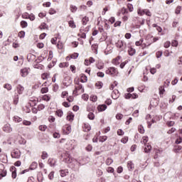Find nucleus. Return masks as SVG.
Here are the masks:
<instances>
[{
  "label": "nucleus",
  "mask_w": 182,
  "mask_h": 182,
  "mask_svg": "<svg viewBox=\"0 0 182 182\" xmlns=\"http://www.w3.org/2000/svg\"><path fill=\"white\" fill-rule=\"evenodd\" d=\"M23 124L24 126H31V124H32V122H31L30 121L23 120Z\"/></svg>",
  "instance_id": "49"
},
{
  "label": "nucleus",
  "mask_w": 182,
  "mask_h": 182,
  "mask_svg": "<svg viewBox=\"0 0 182 182\" xmlns=\"http://www.w3.org/2000/svg\"><path fill=\"white\" fill-rule=\"evenodd\" d=\"M127 141H129V137L127 136H125L121 139V142L123 143L124 144H126Z\"/></svg>",
  "instance_id": "47"
},
{
  "label": "nucleus",
  "mask_w": 182,
  "mask_h": 182,
  "mask_svg": "<svg viewBox=\"0 0 182 182\" xmlns=\"http://www.w3.org/2000/svg\"><path fill=\"white\" fill-rule=\"evenodd\" d=\"M11 171L12 178H16V168H15V166H12L11 168Z\"/></svg>",
  "instance_id": "13"
},
{
  "label": "nucleus",
  "mask_w": 182,
  "mask_h": 182,
  "mask_svg": "<svg viewBox=\"0 0 182 182\" xmlns=\"http://www.w3.org/2000/svg\"><path fill=\"white\" fill-rule=\"evenodd\" d=\"M3 130H4L6 133H11V132H12V127H11V124H6L3 127Z\"/></svg>",
  "instance_id": "8"
},
{
  "label": "nucleus",
  "mask_w": 182,
  "mask_h": 182,
  "mask_svg": "<svg viewBox=\"0 0 182 182\" xmlns=\"http://www.w3.org/2000/svg\"><path fill=\"white\" fill-rule=\"evenodd\" d=\"M182 142V137L179 136L178 138L176 139L175 143L176 144H180V143Z\"/></svg>",
  "instance_id": "54"
},
{
  "label": "nucleus",
  "mask_w": 182,
  "mask_h": 182,
  "mask_svg": "<svg viewBox=\"0 0 182 182\" xmlns=\"http://www.w3.org/2000/svg\"><path fill=\"white\" fill-rule=\"evenodd\" d=\"M69 63H62L60 64V68H68Z\"/></svg>",
  "instance_id": "52"
},
{
  "label": "nucleus",
  "mask_w": 182,
  "mask_h": 182,
  "mask_svg": "<svg viewBox=\"0 0 182 182\" xmlns=\"http://www.w3.org/2000/svg\"><path fill=\"white\" fill-rule=\"evenodd\" d=\"M39 28L40 29H48V25L46 23H42Z\"/></svg>",
  "instance_id": "43"
},
{
  "label": "nucleus",
  "mask_w": 182,
  "mask_h": 182,
  "mask_svg": "<svg viewBox=\"0 0 182 182\" xmlns=\"http://www.w3.org/2000/svg\"><path fill=\"white\" fill-rule=\"evenodd\" d=\"M54 139H59L60 137V134H59L58 132H55L53 134Z\"/></svg>",
  "instance_id": "58"
},
{
  "label": "nucleus",
  "mask_w": 182,
  "mask_h": 182,
  "mask_svg": "<svg viewBox=\"0 0 182 182\" xmlns=\"http://www.w3.org/2000/svg\"><path fill=\"white\" fill-rule=\"evenodd\" d=\"M78 92H80V93L85 92V89L83 88V85H78L77 86L75 87V89L73 91V93H77Z\"/></svg>",
  "instance_id": "4"
},
{
  "label": "nucleus",
  "mask_w": 182,
  "mask_h": 182,
  "mask_svg": "<svg viewBox=\"0 0 182 182\" xmlns=\"http://www.w3.org/2000/svg\"><path fill=\"white\" fill-rule=\"evenodd\" d=\"M159 90L160 96L164 95V92H166V90H164V86H160Z\"/></svg>",
  "instance_id": "29"
},
{
  "label": "nucleus",
  "mask_w": 182,
  "mask_h": 182,
  "mask_svg": "<svg viewBox=\"0 0 182 182\" xmlns=\"http://www.w3.org/2000/svg\"><path fill=\"white\" fill-rule=\"evenodd\" d=\"M89 22V17L85 16L82 19V25H87V23Z\"/></svg>",
  "instance_id": "26"
},
{
  "label": "nucleus",
  "mask_w": 182,
  "mask_h": 182,
  "mask_svg": "<svg viewBox=\"0 0 182 182\" xmlns=\"http://www.w3.org/2000/svg\"><path fill=\"white\" fill-rule=\"evenodd\" d=\"M99 48V46L97 44H93L92 46V49L94 51V53H95V55H97V49Z\"/></svg>",
  "instance_id": "24"
},
{
  "label": "nucleus",
  "mask_w": 182,
  "mask_h": 182,
  "mask_svg": "<svg viewBox=\"0 0 182 182\" xmlns=\"http://www.w3.org/2000/svg\"><path fill=\"white\" fill-rule=\"evenodd\" d=\"M182 149V146H176L175 149H174V152L175 153H178Z\"/></svg>",
  "instance_id": "40"
},
{
  "label": "nucleus",
  "mask_w": 182,
  "mask_h": 182,
  "mask_svg": "<svg viewBox=\"0 0 182 182\" xmlns=\"http://www.w3.org/2000/svg\"><path fill=\"white\" fill-rule=\"evenodd\" d=\"M127 8H128L129 12H133V5L129 4L127 5Z\"/></svg>",
  "instance_id": "63"
},
{
  "label": "nucleus",
  "mask_w": 182,
  "mask_h": 182,
  "mask_svg": "<svg viewBox=\"0 0 182 182\" xmlns=\"http://www.w3.org/2000/svg\"><path fill=\"white\" fill-rule=\"evenodd\" d=\"M80 77L82 83H86V82H87V76H86V75L81 74Z\"/></svg>",
  "instance_id": "22"
},
{
  "label": "nucleus",
  "mask_w": 182,
  "mask_h": 182,
  "mask_svg": "<svg viewBox=\"0 0 182 182\" xmlns=\"http://www.w3.org/2000/svg\"><path fill=\"white\" fill-rule=\"evenodd\" d=\"M120 58H121L120 56H117V58H114L112 60L113 65H119L120 62L119 60H120Z\"/></svg>",
  "instance_id": "17"
},
{
  "label": "nucleus",
  "mask_w": 182,
  "mask_h": 182,
  "mask_svg": "<svg viewBox=\"0 0 182 182\" xmlns=\"http://www.w3.org/2000/svg\"><path fill=\"white\" fill-rule=\"evenodd\" d=\"M146 119L147 120L148 128L150 129L151 127V124H153L151 122H150V119H151V115L147 114Z\"/></svg>",
  "instance_id": "15"
},
{
  "label": "nucleus",
  "mask_w": 182,
  "mask_h": 182,
  "mask_svg": "<svg viewBox=\"0 0 182 182\" xmlns=\"http://www.w3.org/2000/svg\"><path fill=\"white\" fill-rule=\"evenodd\" d=\"M19 38H25V31H21L18 33Z\"/></svg>",
  "instance_id": "55"
},
{
  "label": "nucleus",
  "mask_w": 182,
  "mask_h": 182,
  "mask_svg": "<svg viewBox=\"0 0 182 182\" xmlns=\"http://www.w3.org/2000/svg\"><path fill=\"white\" fill-rule=\"evenodd\" d=\"M117 134L118 136H123V134H124V132H123L122 129H118Z\"/></svg>",
  "instance_id": "62"
},
{
  "label": "nucleus",
  "mask_w": 182,
  "mask_h": 182,
  "mask_svg": "<svg viewBox=\"0 0 182 182\" xmlns=\"http://www.w3.org/2000/svg\"><path fill=\"white\" fill-rule=\"evenodd\" d=\"M16 89L18 95H22V93H23V90H25V87L21 85H17Z\"/></svg>",
  "instance_id": "11"
},
{
  "label": "nucleus",
  "mask_w": 182,
  "mask_h": 182,
  "mask_svg": "<svg viewBox=\"0 0 182 182\" xmlns=\"http://www.w3.org/2000/svg\"><path fill=\"white\" fill-rule=\"evenodd\" d=\"M55 114L58 117H62V116H63V111H62V109H58L55 112Z\"/></svg>",
  "instance_id": "30"
},
{
  "label": "nucleus",
  "mask_w": 182,
  "mask_h": 182,
  "mask_svg": "<svg viewBox=\"0 0 182 182\" xmlns=\"http://www.w3.org/2000/svg\"><path fill=\"white\" fill-rule=\"evenodd\" d=\"M90 100L92 101V102H97V96L96 95H92L90 97Z\"/></svg>",
  "instance_id": "48"
},
{
  "label": "nucleus",
  "mask_w": 182,
  "mask_h": 182,
  "mask_svg": "<svg viewBox=\"0 0 182 182\" xmlns=\"http://www.w3.org/2000/svg\"><path fill=\"white\" fill-rule=\"evenodd\" d=\"M146 15L147 16H151V12H150L149 10L145 9L141 13V15Z\"/></svg>",
  "instance_id": "27"
},
{
  "label": "nucleus",
  "mask_w": 182,
  "mask_h": 182,
  "mask_svg": "<svg viewBox=\"0 0 182 182\" xmlns=\"http://www.w3.org/2000/svg\"><path fill=\"white\" fill-rule=\"evenodd\" d=\"M49 76H50V75L48 73H45L41 75V77L43 80H46V79H48Z\"/></svg>",
  "instance_id": "31"
},
{
  "label": "nucleus",
  "mask_w": 182,
  "mask_h": 182,
  "mask_svg": "<svg viewBox=\"0 0 182 182\" xmlns=\"http://www.w3.org/2000/svg\"><path fill=\"white\" fill-rule=\"evenodd\" d=\"M128 53L130 56H133L136 54V49L133 48H129L128 50Z\"/></svg>",
  "instance_id": "19"
},
{
  "label": "nucleus",
  "mask_w": 182,
  "mask_h": 182,
  "mask_svg": "<svg viewBox=\"0 0 182 182\" xmlns=\"http://www.w3.org/2000/svg\"><path fill=\"white\" fill-rule=\"evenodd\" d=\"M127 168L129 171H132L134 168V164L132 161L127 162Z\"/></svg>",
  "instance_id": "14"
},
{
  "label": "nucleus",
  "mask_w": 182,
  "mask_h": 182,
  "mask_svg": "<svg viewBox=\"0 0 182 182\" xmlns=\"http://www.w3.org/2000/svg\"><path fill=\"white\" fill-rule=\"evenodd\" d=\"M19 103V95L18 94H15L14 97V105H18Z\"/></svg>",
  "instance_id": "21"
},
{
  "label": "nucleus",
  "mask_w": 182,
  "mask_h": 182,
  "mask_svg": "<svg viewBox=\"0 0 182 182\" xmlns=\"http://www.w3.org/2000/svg\"><path fill=\"white\" fill-rule=\"evenodd\" d=\"M27 182H35V178H33V176L28 177Z\"/></svg>",
  "instance_id": "64"
},
{
  "label": "nucleus",
  "mask_w": 182,
  "mask_h": 182,
  "mask_svg": "<svg viewBox=\"0 0 182 182\" xmlns=\"http://www.w3.org/2000/svg\"><path fill=\"white\" fill-rule=\"evenodd\" d=\"M21 26L23 28H26L28 26V23L25 21L21 22Z\"/></svg>",
  "instance_id": "50"
},
{
  "label": "nucleus",
  "mask_w": 182,
  "mask_h": 182,
  "mask_svg": "<svg viewBox=\"0 0 182 182\" xmlns=\"http://www.w3.org/2000/svg\"><path fill=\"white\" fill-rule=\"evenodd\" d=\"M112 97L114 100H116V99H119V97H120V92H119V90H114L112 93Z\"/></svg>",
  "instance_id": "7"
},
{
  "label": "nucleus",
  "mask_w": 182,
  "mask_h": 182,
  "mask_svg": "<svg viewBox=\"0 0 182 182\" xmlns=\"http://www.w3.org/2000/svg\"><path fill=\"white\" fill-rule=\"evenodd\" d=\"M4 89H6L7 90H12V85L11 84H5L4 85Z\"/></svg>",
  "instance_id": "38"
},
{
  "label": "nucleus",
  "mask_w": 182,
  "mask_h": 182,
  "mask_svg": "<svg viewBox=\"0 0 182 182\" xmlns=\"http://www.w3.org/2000/svg\"><path fill=\"white\" fill-rule=\"evenodd\" d=\"M48 92H49V88H48V87H43L41 89V93H48Z\"/></svg>",
  "instance_id": "51"
},
{
  "label": "nucleus",
  "mask_w": 182,
  "mask_h": 182,
  "mask_svg": "<svg viewBox=\"0 0 182 182\" xmlns=\"http://www.w3.org/2000/svg\"><path fill=\"white\" fill-rule=\"evenodd\" d=\"M21 75L22 77H26L27 75H29L28 68H23L21 70Z\"/></svg>",
  "instance_id": "10"
},
{
  "label": "nucleus",
  "mask_w": 182,
  "mask_h": 182,
  "mask_svg": "<svg viewBox=\"0 0 182 182\" xmlns=\"http://www.w3.org/2000/svg\"><path fill=\"white\" fill-rule=\"evenodd\" d=\"M70 58L71 59H77V58H79V53H74L71 55Z\"/></svg>",
  "instance_id": "46"
},
{
  "label": "nucleus",
  "mask_w": 182,
  "mask_h": 182,
  "mask_svg": "<svg viewBox=\"0 0 182 182\" xmlns=\"http://www.w3.org/2000/svg\"><path fill=\"white\" fill-rule=\"evenodd\" d=\"M172 46H174L175 48H177V46H178V41L173 40L172 41Z\"/></svg>",
  "instance_id": "56"
},
{
  "label": "nucleus",
  "mask_w": 182,
  "mask_h": 182,
  "mask_svg": "<svg viewBox=\"0 0 182 182\" xmlns=\"http://www.w3.org/2000/svg\"><path fill=\"white\" fill-rule=\"evenodd\" d=\"M54 178H55V172L54 171H51L48 174V178H49V180H53Z\"/></svg>",
  "instance_id": "41"
},
{
  "label": "nucleus",
  "mask_w": 182,
  "mask_h": 182,
  "mask_svg": "<svg viewBox=\"0 0 182 182\" xmlns=\"http://www.w3.org/2000/svg\"><path fill=\"white\" fill-rule=\"evenodd\" d=\"M107 166H110L113 163V159L108 158L105 161Z\"/></svg>",
  "instance_id": "44"
},
{
  "label": "nucleus",
  "mask_w": 182,
  "mask_h": 182,
  "mask_svg": "<svg viewBox=\"0 0 182 182\" xmlns=\"http://www.w3.org/2000/svg\"><path fill=\"white\" fill-rule=\"evenodd\" d=\"M38 129L41 130V132H46V129H48V127L46 125H40Z\"/></svg>",
  "instance_id": "33"
},
{
  "label": "nucleus",
  "mask_w": 182,
  "mask_h": 182,
  "mask_svg": "<svg viewBox=\"0 0 182 182\" xmlns=\"http://www.w3.org/2000/svg\"><path fill=\"white\" fill-rule=\"evenodd\" d=\"M43 109H45V105H43V104H41L38 106V110L41 111L43 110Z\"/></svg>",
  "instance_id": "61"
},
{
  "label": "nucleus",
  "mask_w": 182,
  "mask_h": 182,
  "mask_svg": "<svg viewBox=\"0 0 182 182\" xmlns=\"http://www.w3.org/2000/svg\"><path fill=\"white\" fill-rule=\"evenodd\" d=\"M95 86L96 87H97L98 89H102L103 87V82H97V83H95Z\"/></svg>",
  "instance_id": "37"
},
{
  "label": "nucleus",
  "mask_w": 182,
  "mask_h": 182,
  "mask_svg": "<svg viewBox=\"0 0 182 182\" xmlns=\"http://www.w3.org/2000/svg\"><path fill=\"white\" fill-rule=\"evenodd\" d=\"M105 73L107 75H110L111 76H117V73H119V72L116 68L110 67L105 71Z\"/></svg>",
  "instance_id": "2"
},
{
  "label": "nucleus",
  "mask_w": 182,
  "mask_h": 182,
  "mask_svg": "<svg viewBox=\"0 0 182 182\" xmlns=\"http://www.w3.org/2000/svg\"><path fill=\"white\" fill-rule=\"evenodd\" d=\"M62 157H64V161L68 164H70V163H73V161H77L76 159L70 157L69 152H65V154H62Z\"/></svg>",
  "instance_id": "1"
},
{
  "label": "nucleus",
  "mask_w": 182,
  "mask_h": 182,
  "mask_svg": "<svg viewBox=\"0 0 182 182\" xmlns=\"http://www.w3.org/2000/svg\"><path fill=\"white\" fill-rule=\"evenodd\" d=\"M82 97L83 100H85V102H87V100H89V95H87L86 94H83L82 95Z\"/></svg>",
  "instance_id": "53"
},
{
  "label": "nucleus",
  "mask_w": 182,
  "mask_h": 182,
  "mask_svg": "<svg viewBox=\"0 0 182 182\" xmlns=\"http://www.w3.org/2000/svg\"><path fill=\"white\" fill-rule=\"evenodd\" d=\"M107 173H114V168H113L112 167H108L107 168Z\"/></svg>",
  "instance_id": "59"
},
{
  "label": "nucleus",
  "mask_w": 182,
  "mask_h": 182,
  "mask_svg": "<svg viewBox=\"0 0 182 182\" xmlns=\"http://www.w3.org/2000/svg\"><path fill=\"white\" fill-rule=\"evenodd\" d=\"M28 19L30 21H35V15L33 14L28 15Z\"/></svg>",
  "instance_id": "60"
},
{
  "label": "nucleus",
  "mask_w": 182,
  "mask_h": 182,
  "mask_svg": "<svg viewBox=\"0 0 182 182\" xmlns=\"http://www.w3.org/2000/svg\"><path fill=\"white\" fill-rule=\"evenodd\" d=\"M48 153L46 151H43L42 152V155H41V158L43 159V160H45V159H48Z\"/></svg>",
  "instance_id": "45"
},
{
  "label": "nucleus",
  "mask_w": 182,
  "mask_h": 182,
  "mask_svg": "<svg viewBox=\"0 0 182 182\" xmlns=\"http://www.w3.org/2000/svg\"><path fill=\"white\" fill-rule=\"evenodd\" d=\"M36 59V55L32 53H28L27 55V60L28 62H33Z\"/></svg>",
  "instance_id": "9"
},
{
  "label": "nucleus",
  "mask_w": 182,
  "mask_h": 182,
  "mask_svg": "<svg viewBox=\"0 0 182 182\" xmlns=\"http://www.w3.org/2000/svg\"><path fill=\"white\" fill-rule=\"evenodd\" d=\"M70 132H72V127L69 125L63 127V134H70Z\"/></svg>",
  "instance_id": "6"
},
{
  "label": "nucleus",
  "mask_w": 182,
  "mask_h": 182,
  "mask_svg": "<svg viewBox=\"0 0 182 182\" xmlns=\"http://www.w3.org/2000/svg\"><path fill=\"white\" fill-rule=\"evenodd\" d=\"M60 173L61 177H66L67 174H69L68 169L61 170L60 171Z\"/></svg>",
  "instance_id": "18"
},
{
  "label": "nucleus",
  "mask_w": 182,
  "mask_h": 182,
  "mask_svg": "<svg viewBox=\"0 0 182 182\" xmlns=\"http://www.w3.org/2000/svg\"><path fill=\"white\" fill-rule=\"evenodd\" d=\"M97 69L102 70L105 68V65L103 63H99L97 65Z\"/></svg>",
  "instance_id": "57"
},
{
  "label": "nucleus",
  "mask_w": 182,
  "mask_h": 182,
  "mask_svg": "<svg viewBox=\"0 0 182 182\" xmlns=\"http://www.w3.org/2000/svg\"><path fill=\"white\" fill-rule=\"evenodd\" d=\"M147 141H149V136H143L141 140V144H146Z\"/></svg>",
  "instance_id": "28"
},
{
  "label": "nucleus",
  "mask_w": 182,
  "mask_h": 182,
  "mask_svg": "<svg viewBox=\"0 0 182 182\" xmlns=\"http://www.w3.org/2000/svg\"><path fill=\"white\" fill-rule=\"evenodd\" d=\"M38 168V163L34 161L31 164L30 170H36V168Z\"/></svg>",
  "instance_id": "25"
},
{
  "label": "nucleus",
  "mask_w": 182,
  "mask_h": 182,
  "mask_svg": "<svg viewBox=\"0 0 182 182\" xmlns=\"http://www.w3.org/2000/svg\"><path fill=\"white\" fill-rule=\"evenodd\" d=\"M70 11L73 12V14H75V12L77 11V8L76 7V6H73V5L70 6Z\"/></svg>",
  "instance_id": "32"
},
{
  "label": "nucleus",
  "mask_w": 182,
  "mask_h": 182,
  "mask_svg": "<svg viewBox=\"0 0 182 182\" xmlns=\"http://www.w3.org/2000/svg\"><path fill=\"white\" fill-rule=\"evenodd\" d=\"M4 168L5 167L3 165H0V180L2 177L6 176V170Z\"/></svg>",
  "instance_id": "5"
},
{
  "label": "nucleus",
  "mask_w": 182,
  "mask_h": 182,
  "mask_svg": "<svg viewBox=\"0 0 182 182\" xmlns=\"http://www.w3.org/2000/svg\"><path fill=\"white\" fill-rule=\"evenodd\" d=\"M68 25H69V26H70V28H76V25L75 24V21H70L68 22Z\"/></svg>",
  "instance_id": "39"
},
{
  "label": "nucleus",
  "mask_w": 182,
  "mask_h": 182,
  "mask_svg": "<svg viewBox=\"0 0 182 182\" xmlns=\"http://www.w3.org/2000/svg\"><path fill=\"white\" fill-rule=\"evenodd\" d=\"M97 109L100 112H105V110H106L107 109V106L106 105H99L97 107Z\"/></svg>",
  "instance_id": "16"
},
{
  "label": "nucleus",
  "mask_w": 182,
  "mask_h": 182,
  "mask_svg": "<svg viewBox=\"0 0 182 182\" xmlns=\"http://www.w3.org/2000/svg\"><path fill=\"white\" fill-rule=\"evenodd\" d=\"M87 117L90 120H95V114H93V112H90Z\"/></svg>",
  "instance_id": "35"
},
{
  "label": "nucleus",
  "mask_w": 182,
  "mask_h": 182,
  "mask_svg": "<svg viewBox=\"0 0 182 182\" xmlns=\"http://www.w3.org/2000/svg\"><path fill=\"white\" fill-rule=\"evenodd\" d=\"M138 130H139V133H141V134H144V127H143V126L139 125L138 127Z\"/></svg>",
  "instance_id": "36"
},
{
  "label": "nucleus",
  "mask_w": 182,
  "mask_h": 182,
  "mask_svg": "<svg viewBox=\"0 0 182 182\" xmlns=\"http://www.w3.org/2000/svg\"><path fill=\"white\" fill-rule=\"evenodd\" d=\"M123 41H118L117 43H116L117 48H119V49H122L123 50Z\"/></svg>",
  "instance_id": "23"
},
{
  "label": "nucleus",
  "mask_w": 182,
  "mask_h": 182,
  "mask_svg": "<svg viewBox=\"0 0 182 182\" xmlns=\"http://www.w3.org/2000/svg\"><path fill=\"white\" fill-rule=\"evenodd\" d=\"M48 164H50L51 167H55V166H56V160L53 159H48Z\"/></svg>",
  "instance_id": "20"
},
{
  "label": "nucleus",
  "mask_w": 182,
  "mask_h": 182,
  "mask_svg": "<svg viewBox=\"0 0 182 182\" xmlns=\"http://www.w3.org/2000/svg\"><path fill=\"white\" fill-rule=\"evenodd\" d=\"M38 103V98H31L29 105L30 106H36Z\"/></svg>",
  "instance_id": "12"
},
{
  "label": "nucleus",
  "mask_w": 182,
  "mask_h": 182,
  "mask_svg": "<svg viewBox=\"0 0 182 182\" xmlns=\"http://www.w3.org/2000/svg\"><path fill=\"white\" fill-rule=\"evenodd\" d=\"M73 117H75V115H73L72 114H69L67 116V120H68L69 122H72V120H73Z\"/></svg>",
  "instance_id": "42"
},
{
  "label": "nucleus",
  "mask_w": 182,
  "mask_h": 182,
  "mask_svg": "<svg viewBox=\"0 0 182 182\" xmlns=\"http://www.w3.org/2000/svg\"><path fill=\"white\" fill-rule=\"evenodd\" d=\"M14 122H16V123H21V122H22V118H21L18 116H15L14 117Z\"/></svg>",
  "instance_id": "34"
},
{
  "label": "nucleus",
  "mask_w": 182,
  "mask_h": 182,
  "mask_svg": "<svg viewBox=\"0 0 182 182\" xmlns=\"http://www.w3.org/2000/svg\"><path fill=\"white\" fill-rule=\"evenodd\" d=\"M12 159H20L21 158V151L18 149H14L11 152Z\"/></svg>",
  "instance_id": "3"
}]
</instances>
